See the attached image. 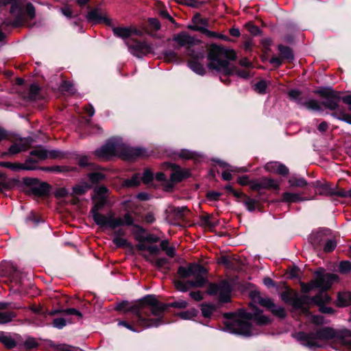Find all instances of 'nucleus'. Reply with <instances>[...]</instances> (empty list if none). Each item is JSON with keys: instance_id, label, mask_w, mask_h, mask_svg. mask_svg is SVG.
I'll return each instance as SVG.
<instances>
[{"instance_id": "45", "label": "nucleus", "mask_w": 351, "mask_h": 351, "mask_svg": "<svg viewBox=\"0 0 351 351\" xmlns=\"http://www.w3.org/2000/svg\"><path fill=\"white\" fill-rule=\"evenodd\" d=\"M62 314L65 315H74L79 319L82 317V314L78 310L74 308H69L66 309H61Z\"/></svg>"}, {"instance_id": "51", "label": "nucleus", "mask_w": 351, "mask_h": 351, "mask_svg": "<svg viewBox=\"0 0 351 351\" xmlns=\"http://www.w3.org/2000/svg\"><path fill=\"white\" fill-rule=\"evenodd\" d=\"M339 271L346 274L351 271V263L350 261H341L339 264Z\"/></svg>"}, {"instance_id": "35", "label": "nucleus", "mask_w": 351, "mask_h": 351, "mask_svg": "<svg viewBox=\"0 0 351 351\" xmlns=\"http://www.w3.org/2000/svg\"><path fill=\"white\" fill-rule=\"evenodd\" d=\"M72 322L71 319H66L64 317L55 318L53 320L52 325L54 328L62 329L66 326L67 324Z\"/></svg>"}, {"instance_id": "54", "label": "nucleus", "mask_w": 351, "mask_h": 351, "mask_svg": "<svg viewBox=\"0 0 351 351\" xmlns=\"http://www.w3.org/2000/svg\"><path fill=\"white\" fill-rule=\"evenodd\" d=\"M40 90V88L38 85L36 84H33L29 87V97L31 99H35Z\"/></svg>"}, {"instance_id": "25", "label": "nucleus", "mask_w": 351, "mask_h": 351, "mask_svg": "<svg viewBox=\"0 0 351 351\" xmlns=\"http://www.w3.org/2000/svg\"><path fill=\"white\" fill-rule=\"evenodd\" d=\"M0 167L10 169L13 171L33 169V168L27 166V165H22L20 163H12L10 162H0Z\"/></svg>"}, {"instance_id": "46", "label": "nucleus", "mask_w": 351, "mask_h": 351, "mask_svg": "<svg viewBox=\"0 0 351 351\" xmlns=\"http://www.w3.org/2000/svg\"><path fill=\"white\" fill-rule=\"evenodd\" d=\"M257 204H258L257 200L250 198V197H247L244 200V204H245L246 208L250 212H252L256 209Z\"/></svg>"}, {"instance_id": "50", "label": "nucleus", "mask_w": 351, "mask_h": 351, "mask_svg": "<svg viewBox=\"0 0 351 351\" xmlns=\"http://www.w3.org/2000/svg\"><path fill=\"white\" fill-rule=\"evenodd\" d=\"M337 246V242L335 239L327 240L324 245V251L325 252H330L333 251Z\"/></svg>"}, {"instance_id": "18", "label": "nucleus", "mask_w": 351, "mask_h": 351, "mask_svg": "<svg viewBox=\"0 0 351 351\" xmlns=\"http://www.w3.org/2000/svg\"><path fill=\"white\" fill-rule=\"evenodd\" d=\"M265 169L268 172L282 176H286L289 173L288 168L277 161L267 162L265 166Z\"/></svg>"}, {"instance_id": "58", "label": "nucleus", "mask_w": 351, "mask_h": 351, "mask_svg": "<svg viewBox=\"0 0 351 351\" xmlns=\"http://www.w3.org/2000/svg\"><path fill=\"white\" fill-rule=\"evenodd\" d=\"M212 217L209 215L207 216H203L201 218L202 223L206 226L213 227L215 226L214 222L211 221Z\"/></svg>"}, {"instance_id": "12", "label": "nucleus", "mask_w": 351, "mask_h": 351, "mask_svg": "<svg viewBox=\"0 0 351 351\" xmlns=\"http://www.w3.org/2000/svg\"><path fill=\"white\" fill-rule=\"evenodd\" d=\"M251 296L253 302L268 308L274 315L280 318L285 317L286 313L284 308L276 305L270 298H263L258 292L253 293Z\"/></svg>"}, {"instance_id": "17", "label": "nucleus", "mask_w": 351, "mask_h": 351, "mask_svg": "<svg viewBox=\"0 0 351 351\" xmlns=\"http://www.w3.org/2000/svg\"><path fill=\"white\" fill-rule=\"evenodd\" d=\"M310 301L320 306L319 311L322 313L328 314H332L334 313V310L331 307L323 305L329 303L330 301V297L325 291H320L317 295L310 298Z\"/></svg>"}, {"instance_id": "30", "label": "nucleus", "mask_w": 351, "mask_h": 351, "mask_svg": "<svg viewBox=\"0 0 351 351\" xmlns=\"http://www.w3.org/2000/svg\"><path fill=\"white\" fill-rule=\"evenodd\" d=\"M303 200L304 199L298 193L287 192L282 194V201L285 202H298Z\"/></svg>"}, {"instance_id": "26", "label": "nucleus", "mask_w": 351, "mask_h": 351, "mask_svg": "<svg viewBox=\"0 0 351 351\" xmlns=\"http://www.w3.org/2000/svg\"><path fill=\"white\" fill-rule=\"evenodd\" d=\"M191 58L192 59L188 62L189 67L195 73L200 75H204L205 74V69L204 66L197 61L199 59L194 58Z\"/></svg>"}, {"instance_id": "32", "label": "nucleus", "mask_w": 351, "mask_h": 351, "mask_svg": "<svg viewBox=\"0 0 351 351\" xmlns=\"http://www.w3.org/2000/svg\"><path fill=\"white\" fill-rule=\"evenodd\" d=\"M319 193L322 195H338L339 196H345V195L343 193H337L333 189L330 187V186L326 184L320 186Z\"/></svg>"}, {"instance_id": "6", "label": "nucleus", "mask_w": 351, "mask_h": 351, "mask_svg": "<svg viewBox=\"0 0 351 351\" xmlns=\"http://www.w3.org/2000/svg\"><path fill=\"white\" fill-rule=\"evenodd\" d=\"M7 5H11L10 14L12 19H8L2 22L0 26V43H2L5 38L2 29L8 26L14 27L19 26L23 19V3L22 0H0V8H2Z\"/></svg>"}, {"instance_id": "53", "label": "nucleus", "mask_w": 351, "mask_h": 351, "mask_svg": "<svg viewBox=\"0 0 351 351\" xmlns=\"http://www.w3.org/2000/svg\"><path fill=\"white\" fill-rule=\"evenodd\" d=\"M61 88L62 90L66 91L71 94H73L75 90L73 84L70 82H63L61 84Z\"/></svg>"}, {"instance_id": "34", "label": "nucleus", "mask_w": 351, "mask_h": 351, "mask_svg": "<svg viewBox=\"0 0 351 351\" xmlns=\"http://www.w3.org/2000/svg\"><path fill=\"white\" fill-rule=\"evenodd\" d=\"M304 107L308 110L313 111H322V108L320 103L315 99H310L303 104Z\"/></svg>"}, {"instance_id": "19", "label": "nucleus", "mask_w": 351, "mask_h": 351, "mask_svg": "<svg viewBox=\"0 0 351 351\" xmlns=\"http://www.w3.org/2000/svg\"><path fill=\"white\" fill-rule=\"evenodd\" d=\"M111 218H112L113 219H119V221H118L117 223H114V224H110V223H106V226L105 227H108L111 229H115L118 227H120L121 226H132L133 225V223H134V219H133V217H132V215L130 214V213H126L123 218L121 219L120 217H114V213L112 214L111 215Z\"/></svg>"}, {"instance_id": "38", "label": "nucleus", "mask_w": 351, "mask_h": 351, "mask_svg": "<svg viewBox=\"0 0 351 351\" xmlns=\"http://www.w3.org/2000/svg\"><path fill=\"white\" fill-rule=\"evenodd\" d=\"M16 315L13 312H2L0 311V324L10 322Z\"/></svg>"}, {"instance_id": "11", "label": "nucleus", "mask_w": 351, "mask_h": 351, "mask_svg": "<svg viewBox=\"0 0 351 351\" xmlns=\"http://www.w3.org/2000/svg\"><path fill=\"white\" fill-rule=\"evenodd\" d=\"M96 198L97 201L90 210V213L95 223L101 227H105L106 223L112 225L119 221V219H113L111 218L112 213H108L106 215L99 213V210H100L103 206H104V205L106 204L107 201L106 198Z\"/></svg>"}, {"instance_id": "36", "label": "nucleus", "mask_w": 351, "mask_h": 351, "mask_svg": "<svg viewBox=\"0 0 351 351\" xmlns=\"http://www.w3.org/2000/svg\"><path fill=\"white\" fill-rule=\"evenodd\" d=\"M278 50L280 51L281 56L283 58H285V59H287L289 60H291L293 59V52L289 47L280 45L278 46Z\"/></svg>"}, {"instance_id": "5", "label": "nucleus", "mask_w": 351, "mask_h": 351, "mask_svg": "<svg viewBox=\"0 0 351 351\" xmlns=\"http://www.w3.org/2000/svg\"><path fill=\"white\" fill-rule=\"evenodd\" d=\"M95 154L98 158L103 159H107L114 156L122 157L125 160L147 156L145 149L130 147L118 138L110 139L104 145L96 149Z\"/></svg>"}, {"instance_id": "21", "label": "nucleus", "mask_w": 351, "mask_h": 351, "mask_svg": "<svg viewBox=\"0 0 351 351\" xmlns=\"http://www.w3.org/2000/svg\"><path fill=\"white\" fill-rule=\"evenodd\" d=\"M136 248L142 251V256L149 261H151L149 255L147 254L146 252H149V254H157L159 252V248L156 245H147L144 243L138 244Z\"/></svg>"}, {"instance_id": "23", "label": "nucleus", "mask_w": 351, "mask_h": 351, "mask_svg": "<svg viewBox=\"0 0 351 351\" xmlns=\"http://www.w3.org/2000/svg\"><path fill=\"white\" fill-rule=\"evenodd\" d=\"M50 186L46 182H39L33 185L31 191L33 194L38 196L47 195L49 192Z\"/></svg>"}, {"instance_id": "59", "label": "nucleus", "mask_w": 351, "mask_h": 351, "mask_svg": "<svg viewBox=\"0 0 351 351\" xmlns=\"http://www.w3.org/2000/svg\"><path fill=\"white\" fill-rule=\"evenodd\" d=\"M245 27L247 29V30L253 35H256L259 32V29L258 27L254 25L251 23H248L245 25Z\"/></svg>"}, {"instance_id": "48", "label": "nucleus", "mask_w": 351, "mask_h": 351, "mask_svg": "<svg viewBox=\"0 0 351 351\" xmlns=\"http://www.w3.org/2000/svg\"><path fill=\"white\" fill-rule=\"evenodd\" d=\"M178 219L182 218L185 213L188 212V209L186 206L173 208L171 210Z\"/></svg>"}, {"instance_id": "20", "label": "nucleus", "mask_w": 351, "mask_h": 351, "mask_svg": "<svg viewBox=\"0 0 351 351\" xmlns=\"http://www.w3.org/2000/svg\"><path fill=\"white\" fill-rule=\"evenodd\" d=\"M86 19L88 21L93 23H105L107 25H110V20L102 16L98 9L90 11L86 15Z\"/></svg>"}, {"instance_id": "27", "label": "nucleus", "mask_w": 351, "mask_h": 351, "mask_svg": "<svg viewBox=\"0 0 351 351\" xmlns=\"http://www.w3.org/2000/svg\"><path fill=\"white\" fill-rule=\"evenodd\" d=\"M337 304L343 307L351 305V292H343L338 294Z\"/></svg>"}, {"instance_id": "57", "label": "nucleus", "mask_w": 351, "mask_h": 351, "mask_svg": "<svg viewBox=\"0 0 351 351\" xmlns=\"http://www.w3.org/2000/svg\"><path fill=\"white\" fill-rule=\"evenodd\" d=\"M77 162H78V165L82 167H86L90 164V162L89 161V158L87 156H80L78 158Z\"/></svg>"}, {"instance_id": "56", "label": "nucleus", "mask_w": 351, "mask_h": 351, "mask_svg": "<svg viewBox=\"0 0 351 351\" xmlns=\"http://www.w3.org/2000/svg\"><path fill=\"white\" fill-rule=\"evenodd\" d=\"M26 349L30 350L36 348L38 346L37 342L34 339H27L24 343Z\"/></svg>"}, {"instance_id": "29", "label": "nucleus", "mask_w": 351, "mask_h": 351, "mask_svg": "<svg viewBox=\"0 0 351 351\" xmlns=\"http://www.w3.org/2000/svg\"><path fill=\"white\" fill-rule=\"evenodd\" d=\"M187 176V171L178 167L174 169L170 176L171 180L174 182L181 181L184 178Z\"/></svg>"}, {"instance_id": "33", "label": "nucleus", "mask_w": 351, "mask_h": 351, "mask_svg": "<svg viewBox=\"0 0 351 351\" xmlns=\"http://www.w3.org/2000/svg\"><path fill=\"white\" fill-rule=\"evenodd\" d=\"M89 181L93 184H97L105 179V176L101 172L95 171L87 175Z\"/></svg>"}, {"instance_id": "62", "label": "nucleus", "mask_w": 351, "mask_h": 351, "mask_svg": "<svg viewBox=\"0 0 351 351\" xmlns=\"http://www.w3.org/2000/svg\"><path fill=\"white\" fill-rule=\"evenodd\" d=\"M179 156L184 159H190L193 157V154L189 150H182Z\"/></svg>"}, {"instance_id": "24", "label": "nucleus", "mask_w": 351, "mask_h": 351, "mask_svg": "<svg viewBox=\"0 0 351 351\" xmlns=\"http://www.w3.org/2000/svg\"><path fill=\"white\" fill-rule=\"evenodd\" d=\"M301 310L305 314L307 321L314 324L315 325L319 326L325 323L324 317L323 316L312 315L310 312L308 311L306 305L304 306V308Z\"/></svg>"}, {"instance_id": "9", "label": "nucleus", "mask_w": 351, "mask_h": 351, "mask_svg": "<svg viewBox=\"0 0 351 351\" xmlns=\"http://www.w3.org/2000/svg\"><path fill=\"white\" fill-rule=\"evenodd\" d=\"M341 100V97L332 91L326 96V99L322 104L327 109L333 111L331 114L333 117L351 124V115L347 114L345 110L340 107Z\"/></svg>"}, {"instance_id": "43", "label": "nucleus", "mask_w": 351, "mask_h": 351, "mask_svg": "<svg viewBox=\"0 0 351 351\" xmlns=\"http://www.w3.org/2000/svg\"><path fill=\"white\" fill-rule=\"evenodd\" d=\"M0 341L8 348H12L16 345L14 340L8 335H3L0 336Z\"/></svg>"}, {"instance_id": "40", "label": "nucleus", "mask_w": 351, "mask_h": 351, "mask_svg": "<svg viewBox=\"0 0 351 351\" xmlns=\"http://www.w3.org/2000/svg\"><path fill=\"white\" fill-rule=\"evenodd\" d=\"M289 183L291 186H304L307 182L303 178L291 177L289 180Z\"/></svg>"}, {"instance_id": "60", "label": "nucleus", "mask_w": 351, "mask_h": 351, "mask_svg": "<svg viewBox=\"0 0 351 351\" xmlns=\"http://www.w3.org/2000/svg\"><path fill=\"white\" fill-rule=\"evenodd\" d=\"M213 308L209 306H202V313L205 317H209L213 313Z\"/></svg>"}, {"instance_id": "44", "label": "nucleus", "mask_w": 351, "mask_h": 351, "mask_svg": "<svg viewBox=\"0 0 351 351\" xmlns=\"http://www.w3.org/2000/svg\"><path fill=\"white\" fill-rule=\"evenodd\" d=\"M197 315V311L192 308L179 313V316L183 319H191Z\"/></svg>"}, {"instance_id": "47", "label": "nucleus", "mask_w": 351, "mask_h": 351, "mask_svg": "<svg viewBox=\"0 0 351 351\" xmlns=\"http://www.w3.org/2000/svg\"><path fill=\"white\" fill-rule=\"evenodd\" d=\"M267 87V83L265 80H261L255 84L254 90L258 93H265Z\"/></svg>"}, {"instance_id": "42", "label": "nucleus", "mask_w": 351, "mask_h": 351, "mask_svg": "<svg viewBox=\"0 0 351 351\" xmlns=\"http://www.w3.org/2000/svg\"><path fill=\"white\" fill-rule=\"evenodd\" d=\"M92 187V184L88 183H84L82 184H79L73 188V192L77 195L84 194L87 190L90 189Z\"/></svg>"}, {"instance_id": "41", "label": "nucleus", "mask_w": 351, "mask_h": 351, "mask_svg": "<svg viewBox=\"0 0 351 351\" xmlns=\"http://www.w3.org/2000/svg\"><path fill=\"white\" fill-rule=\"evenodd\" d=\"M108 191V189L105 186H99L94 189L95 197L106 198Z\"/></svg>"}, {"instance_id": "13", "label": "nucleus", "mask_w": 351, "mask_h": 351, "mask_svg": "<svg viewBox=\"0 0 351 351\" xmlns=\"http://www.w3.org/2000/svg\"><path fill=\"white\" fill-rule=\"evenodd\" d=\"M282 300L290 304L295 308L303 309L304 306L308 304L310 298L306 295H298L292 290H287L281 293Z\"/></svg>"}, {"instance_id": "8", "label": "nucleus", "mask_w": 351, "mask_h": 351, "mask_svg": "<svg viewBox=\"0 0 351 351\" xmlns=\"http://www.w3.org/2000/svg\"><path fill=\"white\" fill-rule=\"evenodd\" d=\"M173 40L180 47H187V55L191 58L197 59H203L204 51L202 47H197L200 41L195 37L190 36L185 32H182L174 36Z\"/></svg>"}, {"instance_id": "52", "label": "nucleus", "mask_w": 351, "mask_h": 351, "mask_svg": "<svg viewBox=\"0 0 351 351\" xmlns=\"http://www.w3.org/2000/svg\"><path fill=\"white\" fill-rule=\"evenodd\" d=\"M141 178V180L145 184H148L152 181L154 176H153L152 172L150 170L146 169L143 172V176Z\"/></svg>"}, {"instance_id": "2", "label": "nucleus", "mask_w": 351, "mask_h": 351, "mask_svg": "<svg viewBox=\"0 0 351 351\" xmlns=\"http://www.w3.org/2000/svg\"><path fill=\"white\" fill-rule=\"evenodd\" d=\"M295 338L302 346L310 349L321 347V342L328 340L351 348V330L346 328L334 329L330 327H324L315 332H298L295 335Z\"/></svg>"}, {"instance_id": "63", "label": "nucleus", "mask_w": 351, "mask_h": 351, "mask_svg": "<svg viewBox=\"0 0 351 351\" xmlns=\"http://www.w3.org/2000/svg\"><path fill=\"white\" fill-rule=\"evenodd\" d=\"M190 296L195 301H200L203 298L202 292L199 291L191 292Z\"/></svg>"}, {"instance_id": "39", "label": "nucleus", "mask_w": 351, "mask_h": 351, "mask_svg": "<svg viewBox=\"0 0 351 351\" xmlns=\"http://www.w3.org/2000/svg\"><path fill=\"white\" fill-rule=\"evenodd\" d=\"M141 178L139 174H134L130 179L124 181V184L126 186L132 187L136 186L140 184Z\"/></svg>"}, {"instance_id": "15", "label": "nucleus", "mask_w": 351, "mask_h": 351, "mask_svg": "<svg viewBox=\"0 0 351 351\" xmlns=\"http://www.w3.org/2000/svg\"><path fill=\"white\" fill-rule=\"evenodd\" d=\"M129 51L134 56L141 58L153 51L152 45L145 41L134 40L131 44H128Z\"/></svg>"}, {"instance_id": "49", "label": "nucleus", "mask_w": 351, "mask_h": 351, "mask_svg": "<svg viewBox=\"0 0 351 351\" xmlns=\"http://www.w3.org/2000/svg\"><path fill=\"white\" fill-rule=\"evenodd\" d=\"M112 241L113 243L118 247H126L129 245V243L127 239L121 237H114Z\"/></svg>"}, {"instance_id": "7", "label": "nucleus", "mask_w": 351, "mask_h": 351, "mask_svg": "<svg viewBox=\"0 0 351 351\" xmlns=\"http://www.w3.org/2000/svg\"><path fill=\"white\" fill-rule=\"evenodd\" d=\"M178 274L182 278L193 277V280H189V285L192 286L202 287L206 282L207 271L199 264L180 266L178 269Z\"/></svg>"}, {"instance_id": "55", "label": "nucleus", "mask_w": 351, "mask_h": 351, "mask_svg": "<svg viewBox=\"0 0 351 351\" xmlns=\"http://www.w3.org/2000/svg\"><path fill=\"white\" fill-rule=\"evenodd\" d=\"M25 11L30 19H33L35 16V8L31 3H27Z\"/></svg>"}, {"instance_id": "28", "label": "nucleus", "mask_w": 351, "mask_h": 351, "mask_svg": "<svg viewBox=\"0 0 351 351\" xmlns=\"http://www.w3.org/2000/svg\"><path fill=\"white\" fill-rule=\"evenodd\" d=\"M113 34L123 39L127 38L131 36L132 29L126 27H116L112 28Z\"/></svg>"}, {"instance_id": "22", "label": "nucleus", "mask_w": 351, "mask_h": 351, "mask_svg": "<svg viewBox=\"0 0 351 351\" xmlns=\"http://www.w3.org/2000/svg\"><path fill=\"white\" fill-rule=\"evenodd\" d=\"M31 142L32 141L30 139H26L24 141H21L19 143L12 145L9 148L8 154L11 155L16 154L21 152L27 149Z\"/></svg>"}, {"instance_id": "1", "label": "nucleus", "mask_w": 351, "mask_h": 351, "mask_svg": "<svg viewBox=\"0 0 351 351\" xmlns=\"http://www.w3.org/2000/svg\"><path fill=\"white\" fill-rule=\"evenodd\" d=\"M187 305V302L182 300L167 304L160 302L155 295H147L132 306L129 311L133 313L132 324L144 329L163 324L164 312L169 306L184 308Z\"/></svg>"}, {"instance_id": "64", "label": "nucleus", "mask_w": 351, "mask_h": 351, "mask_svg": "<svg viewBox=\"0 0 351 351\" xmlns=\"http://www.w3.org/2000/svg\"><path fill=\"white\" fill-rule=\"evenodd\" d=\"M168 263V261L166 258H160L157 259L155 262V265L157 267L161 268L165 267Z\"/></svg>"}, {"instance_id": "14", "label": "nucleus", "mask_w": 351, "mask_h": 351, "mask_svg": "<svg viewBox=\"0 0 351 351\" xmlns=\"http://www.w3.org/2000/svg\"><path fill=\"white\" fill-rule=\"evenodd\" d=\"M207 292L209 295H218L221 302H227L230 299L231 287L226 281H221L218 284H210Z\"/></svg>"}, {"instance_id": "4", "label": "nucleus", "mask_w": 351, "mask_h": 351, "mask_svg": "<svg viewBox=\"0 0 351 351\" xmlns=\"http://www.w3.org/2000/svg\"><path fill=\"white\" fill-rule=\"evenodd\" d=\"M236 58L234 50L213 45L208 54V66L225 76L235 74L244 79L248 78L250 73L247 71L237 69L230 64L229 60H234Z\"/></svg>"}, {"instance_id": "31", "label": "nucleus", "mask_w": 351, "mask_h": 351, "mask_svg": "<svg viewBox=\"0 0 351 351\" xmlns=\"http://www.w3.org/2000/svg\"><path fill=\"white\" fill-rule=\"evenodd\" d=\"M30 155L36 157L38 160H45L48 158V151L42 147H39L31 151Z\"/></svg>"}, {"instance_id": "61", "label": "nucleus", "mask_w": 351, "mask_h": 351, "mask_svg": "<svg viewBox=\"0 0 351 351\" xmlns=\"http://www.w3.org/2000/svg\"><path fill=\"white\" fill-rule=\"evenodd\" d=\"M68 193L69 192L66 189L60 188L55 191V196L57 197H66Z\"/></svg>"}, {"instance_id": "16", "label": "nucleus", "mask_w": 351, "mask_h": 351, "mask_svg": "<svg viewBox=\"0 0 351 351\" xmlns=\"http://www.w3.org/2000/svg\"><path fill=\"white\" fill-rule=\"evenodd\" d=\"M250 186L254 190L279 189L280 183L277 180L268 178H263L259 180L250 182Z\"/></svg>"}, {"instance_id": "3", "label": "nucleus", "mask_w": 351, "mask_h": 351, "mask_svg": "<svg viewBox=\"0 0 351 351\" xmlns=\"http://www.w3.org/2000/svg\"><path fill=\"white\" fill-rule=\"evenodd\" d=\"M250 306L253 313L241 309L237 313L225 314V317L229 319L225 323V330L232 334L250 337L257 334L250 324V320L254 319L258 325H265L269 322V318L263 315L260 310L252 304Z\"/></svg>"}, {"instance_id": "37", "label": "nucleus", "mask_w": 351, "mask_h": 351, "mask_svg": "<svg viewBox=\"0 0 351 351\" xmlns=\"http://www.w3.org/2000/svg\"><path fill=\"white\" fill-rule=\"evenodd\" d=\"M175 287L178 291L182 292L188 291L191 287H196L195 286L189 285V280L184 281L182 280H176Z\"/></svg>"}, {"instance_id": "10", "label": "nucleus", "mask_w": 351, "mask_h": 351, "mask_svg": "<svg viewBox=\"0 0 351 351\" xmlns=\"http://www.w3.org/2000/svg\"><path fill=\"white\" fill-rule=\"evenodd\" d=\"M338 279V276L332 274H325L324 269L316 272V278L308 284L302 283L301 287L304 292H308L314 288H320L324 291L328 289L332 283Z\"/></svg>"}]
</instances>
